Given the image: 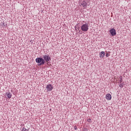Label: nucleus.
I'll list each match as a JSON object with an SVG mask.
<instances>
[{
	"label": "nucleus",
	"mask_w": 131,
	"mask_h": 131,
	"mask_svg": "<svg viewBox=\"0 0 131 131\" xmlns=\"http://www.w3.org/2000/svg\"><path fill=\"white\" fill-rule=\"evenodd\" d=\"M105 99L106 100H108V101H110V100H111V99H112V96H111V95L110 94H107L105 95Z\"/></svg>",
	"instance_id": "nucleus-6"
},
{
	"label": "nucleus",
	"mask_w": 131,
	"mask_h": 131,
	"mask_svg": "<svg viewBox=\"0 0 131 131\" xmlns=\"http://www.w3.org/2000/svg\"><path fill=\"white\" fill-rule=\"evenodd\" d=\"M43 59L48 64L49 61H51V57L49 55H44L43 56Z\"/></svg>",
	"instance_id": "nucleus-3"
},
{
	"label": "nucleus",
	"mask_w": 131,
	"mask_h": 131,
	"mask_svg": "<svg viewBox=\"0 0 131 131\" xmlns=\"http://www.w3.org/2000/svg\"><path fill=\"white\" fill-rule=\"evenodd\" d=\"M36 63H38L39 65H43V64H45V59L40 57L37 58L36 59Z\"/></svg>",
	"instance_id": "nucleus-1"
},
{
	"label": "nucleus",
	"mask_w": 131,
	"mask_h": 131,
	"mask_svg": "<svg viewBox=\"0 0 131 131\" xmlns=\"http://www.w3.org/2000/svg\"><path fill=\"white\" fill-rule=\"evenodd\" d=\"M88 122H92V119H88Z\"/></svg>",
	"instance_id": "nucleus-12"
},
{
	"label": "nucleus",
	"mask_w": 131,
	"mask_h": 131,
	"mask_svg": "<svg viewBox=\"0 0 131 131\" xmlns=\"http://www.w3.org/2000/svg\"><path fill=\"white\" fill-rule=\"evenodd\" d=\"M110 33H111L112 36H114L116 34V30L114 28L110 30Z\"/></svg>",
	"instance_id": "nucleus-5"
},
{
	"label": "nucleus",
	"mask_w": 131,
	"mask_h": 131,
	"mask_svg": "<svg viewBox=\"0 0 131 131\" xmlns=\"http://www.w3.org/2000/svg\"><path fill=\"white\" fill-rule=\"evenodd\" d=\"M81 6H82V7L83 8H86V2L84 1H83L81 4Z\"/></svg>",
	"instance_id": "nucleus-8"
},
{
	"label": "nucleus",
	"mask_w": 131,
	"mask_h": 131,
	"mask_svg": "<svg viewBox=\"0 0 131 131\" xmlns=\"http://www.w3.org/2000/svg\"><path fill=\"white\" fill-rule=\"evenodd\" d=\"M74 129H76V130L77 129V127L76 126H74Z\"/></svg>",
	"instance_id": "nucleus-15"
},
{
	"label": "nucleus",
	"mask_w": 131,
	"mask_h": 131,
	"mask_svg": "<svg viewBox=\"0 0 131 131\" xmlns=\"http://www.w3.org/2000/svg\"><path fill=\"white\" fill-rule=\"evenodd\" d=\"M106 57H109V56H110V54H109L108 53H106Z\"/></svg>",
	"instance_id": "nucleus-11"
},
{
	"label": "nucleus",
	"mask_w": 131,
	"mask_h": 131,
	"mask_svg": "<svg viewBox=\"0 0 131 131\" xmlns=\"http://www.w3.org/2000/svg\"><path fill=\"white\" fill-rule=\"evenodd\" d=\"M82 131H88V129L86 128H84Z\"/></svg>",
	"instance_id": "nucleus-13"
},
{
	"label": "nucleus",
	"mask_w": 131,
	"mask_h": 131,
	"mask_svg": "<svg viewBox=\"0 0 131 131\" xmlns=\"http://www.w3.org/2000/svg\"><path fill=\"white\" fill-rule=\"evenodd\" d=\"M120 88H122V86H123V85L122 84H120Z\"/></svg>",
	"instance_id": "nucleus-14"
},
{
	"label": "nucleus",
	"mask_w": 131,
	"mask_h": 131,
	"mask_svg": "<svg viewBox=\"0 0 131 131\" xmlns=\"http://www.w3.org/2000/svg\"><path fill=\"white\" fill-rule=\"evenodd\" d=\"M6 95H7V97H8V98H12V95H11V93H6Z\"/></svg>",
	"instance_id": "nucleus-9"
},
{
	"label": "nucleus",
	"mask_w": 131,
	"mask_h": 131,
	"mask_svg": "<svg viewBox=\"0 0 131 131\" xmlns=\"http://www.w3.org/2000/svg\"><path fill=\"white\" fill-rule=\"evenodd\" d=\"M81 29L82 31H88L89 30V25L86 24L82 25L81 27Z\"/></svg>",
	"instance_id": "nucleus-2"
},
{
	"label": "nucleus",
	"mask_w": 131,
	"mask_h": 131,
	"mask_svg": "<svg viewBox=\"0 0 131 131\" xmlns=\"http://www.w3.org/2000/svg\"><path fill=\"white\" fill-rule=\"evenodd\" d=\"M21 131H29V129H26V128H23Z\"/></svg>",
	"instance_id": "nucleus-10"
},
{
	"label": "nucleus",
	"mask_w": 131,
	"mask_h": 131,
	"mask_svg": "<svg viewBox=\"0 0 131 131\" xmlns=\"http://www.w3.org/2000/svg\"><path fill=\"white\" fill-rule=\"evenodd\" d=\"M53 87L52 86V84H49L46 86V89L47 92H51L53 90Z\"/></svg>",
	"instance_id": "nucleus-4"
},
{
	"label": "nucleus",
	"mask_w": 131,
	"mask_h": 131,
	"mask_svg": "<svg viewBox=\"0 0 131 131\" xmlns=\"http://www.w3.org/2000/svg\"><path fill=\"white\" fill-rule=\"evenodd\" d=\"M99 57L101 59L104 58L105 57V52L104 51H101L100 53H99Z\"/></svg>",
	"instance_id": "nucleus-7"
}]
</instances>
